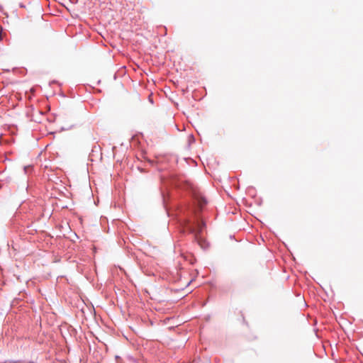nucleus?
I'll use <instances>...</instances> for the list:
<instances>
[{"instance_id": "obj_1", "label": "nucleus", "mask_w": 363, "mask_h": 363, "mask_svg": "<svg viewBox=\"0 0 363 363\" xmlns=\"http://www.w3.org/2000/svg\"><path fill=\"white\" fill-rule=\"evenodd\" d=\"M205 226V223H202L201 224H198V228L196 229L193 227L189 228L190 233H192L195 236V239H198V236L201 233L203 228Z\"/></svg>"}]
</instances>
